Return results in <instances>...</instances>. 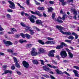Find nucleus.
Returning a JSON list of instances; mask_svg holds the SVG:
<instances>
[{"label":"nucleus","mask_w":79,"mask_h":79,"mask_svg":"<svg viewBox=\"0 0 79 79\" xmlns=\"http://www.w3.org/2000/svg\"><path fill=\"white\" fill-rule=\"evenodd\" d=\"M55 13H53L52 14V18L54 20V21H57L58 23H63V21L61 20V19H62L63 21H64L65 20V18H67V16L66 15H65L63 16V17L62 18H61L60 16H59L57 20H56L55 19Z\"/></svg>","instance_id":"nucleus-1"},{"label":"nucleus","mask_w":79,"mask_h":79,"mask_svg":"<svg viewBox=\"0 0 79 79\" xmlns=\"http://www.w3.org/2000/svg\"><path fill=\"white\" fill-rule=\"evenodd\" d=\"M56 27L59 30L60 32H61V33H62L63 34L68 35H71V33H70L69 31L65 32L62 31V30H64V28L62 27L61 26H59L58 25H57L56 26Z\"/></svg>","instance_id":"nucleus-2"},{"label":"nucleus","mask_w":79,"mask_h":79,"mask_svg":"<svg viewBox=\"0 0 79 79\" xmlns=\"http://www.w3.org/2000/svg\"><path fill=\"white\" fill-rule=\"evenodd\" d=\"M13 59H14V63H15V66L18 68H20L21 66H20V65L18 63V60L15 57H13Z\"/></svg>","instance_id":"nucleus-3"},{"label":"nucleus","mask_w":79,"mask_h":79,"mask_svg":"<svg viewBox=\"0 0 79 79\" xmlns=\"http://www.w3.org/2000/svg\"><path fill=\"white\" fill-rule=\"evenodd\" d=\"M63 46L67 47V44H66L62 42L61 43V44L60 45H58L56 47V49H61L63 48Z\"/></svg>","instance_id":"nucleus-4"},{"label":"nucleus","mask_w":79,"mask_h":79,"mask_svg":"<svg viewBox=\"0 0 79 79\" xmlns=\"http://www.w3.org/2000/svg\"><path fill=\"white\" fill-rule=\"evenodd\" d=\"M60 55L62 58H66L67 56V53H66V52L65 51H61Z\"/></svg>","instance_id":"nucleus-5"},{"label":"nucleus","mask_w":79,"mask_h":79,"mask_svg":"<svg viewBox=\"0 0 79 79\" xmlns=\"http://www.w3.org/2000/svg\"><path fill=\"white\" fill-rule=\"evenodd\" d=\"M20 35L23 38H25V37H26V38L27 39H30V37H31V38H32V37H31V36H30V35L28 34H25L24 35L23 33H21Z\"/></svg>","instance_id":"nucleus-6"},{"label":"nucleus","mask_w":79,"mask_h":79,"mask_svg":"<svg viewBox=\"0 0 79 79\" xmlns=\"http://www.w3.org/2000/svg\"><path fill=\"white\" fill-rule=\"evenodd\" d=\"M22 64L24 68L27 69L29 67V64L28 62H26V61H24L23 62Z\"/></svg>","instance_id":"nucleus-7"},{"label":"nucleus","mask_w":79,"mask_h":79,"mask_svg":"<svg viewBox=\"0 0 79 79\" xmlns=\"http://www.w3.org/2000/svg\"><path fill=\"white\" fill-rule=\"evenodd\" d=\"M32 18L35 19H36L37 18L36 16L32 15H31V17H29V19L30 20L31 22L32 23H35V21L34 20V19H33Z\"/></svg>","instance_id":"nucleus-8"},{"label":"nucleus","mask_w":79,"mask_h":79,"mask_svg":"<svg viewBox=\"0 0 79 79\" xmlns=\"http://www.w3.org/2000/svg\"><path fill=\"white\" fill-rule=\"evenodd\" d=\"M25 29L26 31H30V34L31 35H33L34 32V31L31 30V28L29 27H26L25 28Z\"/></svg>","instance_id":"nucleus-9"},{"label":"nucleus","mask_w":79,"mask_h":79,"mask_svg":"<svg viewBox=\"0 0 79 79\" xmlns=\"http://www.w3.org/2000/svg\"><path fill=\"white\" fill-rule=\"evenodd\" d=\"M55 50H52L50 51L48 54V56L49 57H54L55 56H54V54L53 53H55Z\"/></svg>","instance_id":"nucleus-10"},{"label":"nucleus","mask_w":79,"mask_h":79,"mask_svg":"<svg viewBox=\"0 0 79 79\" xmlns=\"http://www.w3.org/2000/svg\"><path fill=\"white\" fill-rule=\"evenodd\" d=\"M31 12L32 14H33V15H38V16H40V17L42 16V14H40V12L39 11H35V12H34L33 11H31Z\"/></svg>","instance_id":"nucleus-11"},{"label":"nucleus","mask_w":79,"mask_h":79,"mask_svg":"<svg viewBox=\"0 0 79 79\" xmlns=\"http://www.w3.org/2000/svg\"><path fill=\"white\" fill-rule=\"evenodd\" d=\"M35 50H32L31 51V55L32 56H35L38 55V53H37V52Z\"/></svg>","instance_id":"nucleus-12"},{"label":"nucleus","mask_w":79,"mask_h":79,"mask_svg":"<svg viewBox=\"0 0 79 79\" xmlns=\"http://www.w3.org/2000/svg\"><path fill=\"white\" fill-rule=\"evenodd\" d=\"M3 42L6 46H9V45H10V41H6L5 40H3Z\"/></svg>","instance_id":"nucleus-13"},{"label":"nucleus","mask_w":79,"mask_h":79,"mask_svg":"<svg viewBox=\"0 0 79 79\" xmlns=\"http://www.w3.org/2000/svg\"><path fill=\"white\" fill-rule=\"evenodd\" d=\"M10 8H12V9H14V8H15V5L13 2L10 1Z\"/></svg>","instance_id":"nucleus-14"},{"label":"nucleus","mask_w":79,"mask_h":79,"mask_svg":"<svg viewBox=\"0 0 79 79\" xmlns=\"http://www.w3.org/2000/svg\"><path fill=\"white\" fill-rule=\"evenodd\" d=\"M43 68L44 70L45 71H48L49 70H50V69L49 68H48V66L47 65H44L43 67Z\"/></svg>","instance_id":"nucleus-15"},{"label":"nucleus","mask_w":79,"mask_h":79,"mask_svg":"<svg viewBox=\"0 0 79 79\" xmlns=\"http://www.w3.org/2000/svg\"><path fill=\"white\" fill-rule=\"evenodd\" d=\"M36 23L37 24H41L42 26H44V25H43V24H42V23L41 20H37L36 21Z\"/></svg>","instance_id":"nucleus-16"},{"label":"nucleus","mask_w":79,"mask_h":79,"mask_svg":"<svg viewBox=\"0 0 79 79\" xmlns=\"http://www.w3.org/2000/svg\"><path fill=\"white\" fill-rule=\"evenodd\" d=\"M73 72L74 73L75 76L76 77H79V73H77V70H73Z\"/></svg>","instance_id":"nucleus-17"},{"label":"nucleus","mask_w":79,"mask_h":79,"mask_svg":"<svg viewBox=\"0 0 79 79\" xmlns=\"http://www.w3.org/2000/svg\"><path fill=\"white\" fill-rule=\"evenodd\" d=\"M39 51L40 52H37L38 55H40L41 53H44L45 52V51L44 50H39Z\"/></svg>","instance_id":"nucleus-18"},{"label":"nucleus","mask_w":79,"mask_h":79,"mask_svg":"<svg viewBox=\"0 0 79 79\" xmlns=\"http://www.w3.org/2000/svg\"><path fill=\"white\" fill-rule=\"evenodd\" d=\"M47 66H49V67H50V68H53V69H56V66L54 65L52 66L50 64H47Z\"/></svg>","instance_id":"nucleus-19"},{"label":"nucleus","mask_w":79,"mask_h":79,"mask_svg":"<svg viewBox=\"0 0 79 79\" xmlns=\"http://www.w3.org/2000/svg\"><path fill=\"white\" fill-rule=\"evenodd\" d=\"M56 71L58 74H63V72L59 70L58 69L56 70Z\"/></svg>","instance_id":"nucleus-20"},{"label":"nucleus","mask_w":79,"mask_h":79,"mask_svg":"<svg viewBox=\"0 0 79 79\" xmlns=\"http://www.w3.org/2000/svg\"><path fill=\"white\" fill-rule=\"evenodd\" d=\"M72 35H74L75 36V39H77V38H78V35H77L75 33L73 32L72 33Z\"/></svg>","instance_id":"nucleus-21"},{"label":"nucleus","mask_w":79,"mask_h":79,"mask_svg":"<svg viewBox=\"0 0 79 79\" xmlns=\"http://www.w3.org/2000/svg\"><path fill=\"white\" fill-rule=\"evenodd\" d=\"M10 30H11V32H10V34H14L15 32H16V30L15 29V28H11Z\"/></svg>","instance_id":"nucleus-22"},{"label":"nucleus","mask_w":79,"mask_h":79,"mask_svg":"<svg viewBox=\"0 0 79 79\" xmlns=\"http://www.w3.org/2000/svg\"><path fill=\"white\" fill-rule=\"evenodd\" d=\"M48 12L50 13V12H52V11L53 10V8L52 7H50V8H48Z\"/></svg>","instance_id":"nucleus-23"},{"label":"nucleus","mask_w":79,"mask_h":79,"mask_svg":"<svg viewBox=\"0 0 79 79\" xmlns=\"http://www.w3.org/2000/svg\"><path fill=\"white\" fill-rule=\"evenodd\" d=\"M10 52L11 53L12 55H14V56H16L18 55V53H13V52L11 50H10Z\"/></svg>","instance_id":"nucleus-24"},{"label":"nucleus","mask_w":79,"mask_h":79,"mask_svg":"<svg viewBox=\"0 0 79 79\" xmlns=\"http://www.w3.org/2000/svg\"><path fill=\"white\" fill-rule=\"evenodd\" d=\"M32 62L34 64H39V62L37 60H33Z\"/></svg>","instance_id":"nucleus-25"},{"label":"nucleus","mask_w":79,"mask_h":79,"mask_svg":"<svg viewBox=\"0 0 79 79\" xmlns=\"http://www.w3.org/2000/svg\"><path fill=\"white\" fill-rule=\"evenodd\" d=\"M72 11L73 12L74 15H77V12L76 10L73 9L72 10Z\"/></svg>","instance_id":"nucleus-26"},{"label":"nucleus","mask_w":79,"mask_h":79,"mask_svg":"<svg viewBox=\"0 0 79 79\" xmlns=\"http://www.w3.org/2000/svg\"><path fill=\"white\" fill-rule=\"evenodd\" d=\"M59 1L60 2H62V5L63 6H64V5H65L66 3L65 2H64V0H59Z\"/></svg>","instance_id":"nucleus-27"},{"label":"nucleus","mask_w":79,"mask_h":79,"mask_svg":"<svg viewBox=\"0 0 79 79\" xmlns=\"http://www.w3.org/2000/svg\"><path fill=\"white\" fill-rule=\"evenodd\" d=\"M68 54L69 56V57L72 58L73 57V54H72L70 52H68Z\"/></svg>","instance_id":"nucleus-28"},{"label":"nucleus","mask_w":79,"mask_h":79,"mask_svg":"<svg viewBox=\"0 0 79 79\" xmlns=\"http://www.w3.org/2000/svg\"><path fill=\"white\" fill-rule=\"evenodd\" d=\"M38 42L40 43V44H42V45H44V44H45V43L43 42L41 40H38Z\"/></svg>","instance_id":"nucleus-29"},{"label":"nucleus","mask_w":79,"mask_h":79,"mask_svg":"<svg viewBox=\"0 0 79 79\" xmlns=\"http://www.w3.org/2000/svg\"><path fill=\"white\" fill-rule=\"evenodd\" d=\"M19 42L20 43L22 44L24 42H27V41L26 40H20Z\"/></svg>","instance_id":"nucleus-30"},{"label":"nucleus","mask_w":79,"mask_h":79,"mask_svg":"<svg viewBox=\"0 0 79 79\" xmlns=\"http://www.w3.org/2000/svg\"><path fill=\"white\" fill-rule=\"evenodd\" d=\"M17 4L19 6V7H20V8H22V9H23V10H24L25 8H24V7L21 6L19 3H17Z\"/></svg>","instance_id":"nucleus-31"},{"label":"nucleus","mask_w":79,"mask_h":79,"mask_svg":"<svg viewBox=\"0 0 79 79\" xmlns=\"http://www.w3.org/2000/svg\"><path fill=\"white\" fill-rule=\"evenodd\" d=\"M68 38L70 40H73V39H74V38L73 36H70L68 37Z\"/></svg>","instance_id":"nucleus-32"},{"label":"nucleus","mask_w":79,"mask_h":79,"mask_svg":"<svg viewBox=\"0 0 79 79\" xmlns=\"http://www.w3.org/2000/svg\"><path fill=\"white\" fill-rule=\"evenodd\" d=\"M38 10H44V8L43 7H39L38 8Z\"/></svg>","instance_id":"nucleus-33"},{"label":"nucleus","mask_w":79,"mask_h":79,"mask_svg":"<svg viewBox=\"0 0 79 79\" xmlns=\"http://www.w3.org/2000/svg\"><path fill=\"white\" fill-rule=\"evenodd\" d=\"M72 41L70 40H65V42H68V43H69L70 44H71V41Z\"/></svg>","instance_id":"nucleus-34"},{"label":"nucleus","mask_w":79,"mask_h":79,"mask_svg":"<svg viewBox=\"0 0 79 79\" xmlns=\"http://www.w3.org/2000/svg\"><path fill=\"white\" fill-rule=\"evenodd\" d=\"M43 76L46 78H49V77H50V76H49L48 75L44 74L43 75Z\"/></svg>","instance_id":"nucleus-35"},{"label":"nucleus","mask_w":79,"mask_h":79,"mask_svg":"<svg viewBox=\"0 0 79 79\" xmlns=\"http://www.w3.org/2000/svg\"><path fill=\"white\" fill-rule=\"evenodd\" d=\"M32 46V44H29L27 45L26 47L27 48H30V47H31Z\"/></svg>","instance_id":"nucleus-36"},{"label":"nucleus","mask_w":79,"mask_h":79,"mask_svg":"<svg viewBox=\"0 0 79 79\" xmlns=\"http://www.w3.org/2000/svg\"><path fill=\"white\" fill-rule=\"evenodd\" d=\"M4 73L5 74H7L8 73H10V71L8 70H6L5 71Z\"/></svg>","instance_id":"nucleus-37"},{"label":"nucleus","mask_w":79,"mask_h":79,"mask_svg":"<svg viewBox=\"0 0 79 79\" xmlns=\"http://www.w3.org/2000/svg\"><path fill=\"white\" fill-rule=\"evenodd\" d=\"M73 68L75 69H77V70H79V67L77 66H74Z\"/></svg>","instance_id":"nucleus-38"},{"label":"nucleus","mask_w":79,"mask_h":79,"mask_svg":"<svg viewBox=\"0 0 79 79\" xmlns=\"http://www.w3.org/2000/svg\"><path fill=\"white\" fill-rule=\"evenodd\" d=\"M51 41H48L45 42L46 44H50Z\"/></svg>","instance_id":"nucleus-39"},{"label":"nucleus","mask_w":79,"mask_h":79,"mask_svg":"<svg viewBox=\"0 0 79 79\" xmlns=\"http://www.w3.org/2000/svg\"><path fill=\"white\" fill-rule=\"evenodd\" d=\"M11 69L12 70H14V69H15V66L14 65L12 66H11Z\"/></svg>","instance_id":"nucleus-40"},{"label":"nucleus","mask_w":79,"mask_h":79,"mask_svg":"<svg viewBox=\"0 0 79 79\" xmlns=\"http://www.w3.org/2000/svg\"><path fill=\"white\" fill-rule=\"evenodd\" d=\"M20 24L21 26H23V27H26V25H24L23 23H20Z\"/></svg>","instance_id":"nucleus-41"},{"label":"nucleus","mask_w":79,"mask_h":79,"mask_svg":"<svg viewBox=\"0 0 79 79\" xmlns=\"http://www.w3.org/2000/svg\"><path fill=\"white\" fill-rule=\"evenodd\" d=\"M49 3L50 4H51V5H53V4H55V2L52 1H49Z\"/></svg>","instance_id":"nucleus-42"},{"label":"nucleus","mask_w":79,"mask_h":79,"mask_svg":"<svg viewBox=\"0 0 79 79\" xmlns=\"http://www.w3.org/2000/svg\"><path fill=\"white\" fill-rule=\"evenodd\" d=\"M56 43H55V41H51V42H50V44H55Z\"/></svg>","instance_id":"nucleus-43"},{"label":"nucleus","mask_w":79,"mask_h":79,"mask_svg":"<svg viewBox=\"0 0 79 79\" xmlns=\"http://www.w3.org/2000/svg\"><path fill=\"white\" fill-rule=\"evenodd\" d=\"M16 73H17L18 74V75H21V72H20L18 71H16Z\"/></svg>","instance_id":"nucleus-44"},{"label":"nucleus","mask_w":79,"mask_h":79,"mask_svg":"<svg viewBox=\"0 0 79 79\" xmlns=\"http://www.w3.org/2000/svg\"><path fill=\"white\" fill-rule=\"evenodd\" d=\"M47 39L48 40H53V38L50 37H48Z\"/></svg>","instance_id":"nucleus-45"},{"label":"nucleus","mask_w":79,"mask_h":79,"mask_svg":"<svg viewBox=\"0 0 79 79\" xmlns=\"http://www.w3.org/2000/svg\"><path fill=\"white\" fill-rule=\"evenodd\" d=\"M34 1L35 2L36 5H40V3H39V2H38L36 1V0H34Z\"/></svg>","instance_id":"nucleus-46"},{"label":"nucleus","mask_w":79,"mask_h":79,"mask_svg":"<svg viewBox=\"0 0 79 79\" xmlns=\"http://www.w3.org/2000/svg\"><path fill=\"white\" fill-rule=\"evenodd\" d=\"M40 61L41 63V64H42L43 65H44V60H40Z\"/></svg>","instance_id":"nucleus-47"},{"label":"nucleus","mask_w":79,"mask_h":79,"mask_svg":"<svg viewBox=\"0 0 79 79\" xmlns=\"http://www.w3.org/2000/svg\"><path fill=\"white\" fill-rule=\"evenodd\" d=\"M6 16L7 18H10V15L9 14H7L6 15Z\"/></svg>","instance_id":"nucleus-48"},{"label":"nucleus","mask_w":79,"mask_h":79,"mask_svg":"<svg viewBox=\"0 0 79 79\" xmlns=\"http://www.w3.org/2000/svg\"><path fill=\"white\" fill-rule=\"evenodd\" d=\"M3 68H4V69H6V68H7V66L4 65L2 66Z\"/></svg>","instance_id":"nucleus-49"},{"label":"nucleus","mask_w":79,"mask_h":79,"mask_svg":"<svg viewBox=\"0 0 79 79\" xmlns=\"http://www.w3.org/2000/svg\"><path fill=\"white\" fill-rule=\"evenodd\" d=\"M64 73L68 76H70V75H69V74L67 72H65Z\"/></svg>","instance_id":"nucleus-50"},{"label":"nucleus","mask_w":79,"mask_h":79,"mask_svg":"<svg viewBox=\"0 0 79 79\" xmlns=\"http://www.w3.org/2000/svg\"><path fill=\"white\" fill-rule=\"evenodd\" d=\"M26 3L29 5V0H27Z\"/></svg>","instance_id":"nucleus-51"},{"label":"nucleus","mask_w":79,"mask_h":79,"mask_svg":"<svg viewBox=\"0 0 79 79\" xmlns=\"http://www.w3.org/2000/svg\"><path fill=\"white\" fill-rule=\"evenodd\" d=\"M43 15L44 17H47V15H46V14L45 13V12H43Z\"/></svg>","instance_id":"nucleus-52"},{"label":"nucleus","mask_w":79,"mask_h":79,"mask_svg":"<svg viewBox=\"0 0 79 79\" xmlns=\"http://www.w3.org/2000/svg\"><path fill=\"white\" fill-rule=\"evenodd\" d=\"M52 62L54 64H57V62L55 60H53Z\"/></svg>","instance_id":"nucleus-53"},{"label":"nucleus","mask_w":79,"mask_h":79,"mask_svg":"<svg viewBox=\"0 0 79 79\" xmlns=\"http://www.w3.org/2000/svg\"><path fill=\"white\" fill-rule=\"evenodd\" d=\"M3 30V29L1 26H0V31H2Z\"/></svg>","instance_id":"nucleus-54"},{"label":"nucleus","mask_w":79,"mask_h":79,"mask_svg":"<svg viewBox=\"0 0 79 79\" xmlns=\"http://www.w3.org/2000/svg\"><path fill=\"white\" fill-rule=\"evenodd\" d=\"M0 55H1L2 56H3V55H5V54H4L3 52H0Z\"/></svg>","instance_id":"nucleus-55"},{"label":"nucleus","mask_w":79,"mask_h":79,"mask_svg":"<svg viewBox=\"0 0 79 79\" xmlns=\"http://www.w3.org/2000/svg\"><path fill=\"white\" fill-rule=\"evenodd\" d=\"M63 63H68V61L65 60H64L63 61Z\"/></svg>","instance_id":"nucleus-56"},{"label":"nucleus","mask_w":79,"mask_h":79,"mask_svg":"<svg viewBox=\"0 0 79 79\" xmlns=\"http://www.w3.org/2000/svg\"><path fill=\"white\" fill-rule=\"evenodd\" d=\"M21 15H22V16H23V15H24V14H25L24 12H22L21 13Z\"/></svg>","instance_id":"nucleus-57"},{"label":"nucleus","mask_w":79,"mask_h":79,"mask_svg":"<svg viewBox=\"0 0 79 79\" xmlns=\"http://www.w3.org/2000/svg\"><path fill=\"white\" fill-rule=\"evenodd\" d=\"M56 58H57L58 60H60V58H59V56H58V55L56 56Z\"/></svg>","instance_id":"nucleus-58"},{"label":"nucleus","mask_w":79,"mask_h":79,"mask_svg":"<svg viewBox=\"0 0 79 79\" xmlns=\"http://www.w3.org/2000/svg\"><path fill=\"white\" fill-rule=\"evenodd\" d=\"M15 37H16L17 38H18V37H19L20 35H15Z\"/></svg>","instance_id":"nucleus-59"},{"label":"nucleus","mask_w":79,"mask_h":79,"mask_svg":"<svg viewBox=\"0 0 79 79\" xmlns=\"http://www.w3.org/2000/svg\"><path fill=\"white\" fill-rule=\"evenodd\" d=\"M73 18L74 19H76L77 18V17H76V15H74L73 16Z\"/></svg>","instance_id":"nucleus-60"},{"label":"nucleus","mask_w":79,"mask_h":79,"mask_svg":"<svg viewBox=\"0 0 79 79\" xmlns=\"http://www.w3.org/2000/svg\"><path fill=\"white\" fill-rule=\"evenodd\" d=\"M60 13H61V14H63V10H60Z\"/></svg>","instance_id":"nucleus-61"},{"label":"nucleus","mask_w":79,"mask_h":79,"mask_svg":"<svg viewBox=\"0 0 79 79\" xmlns=\"http://www.w3.org/2000/svg\"><path fill=\"white\" fill-rule=\"evenodd\" d=\"M24 15H25V16H29V15L27 13H25Z\"/></svg>","instance_id":"nucleus-62"},{"label":"nucleus","mask_w":79,"mask_h":79,"mask_svg":"<svg viewBox=\"0 0 79 79\" xmlns=\"http://www.w3.org/2000/svg\"><path fill=\"white\" fill-rule=\"evenodd\" d=\"M33 29H36L37 28L36 27H35V26H34L33 27Z\"/></svg>","instance_id":"nucleus-63"},{"label":"nucleus","mask_w":79,"mask_h":79,"mask_svg":"<svg viewBox=\"0 0 79 79\" xmlns=\"http://www.w3.org/2000/svg\"><path fill=\"white\" fill-rule=\"evenodd\" d=\"M7 11L8 12H9V13H10V9H8L7 10Z\"/></svg>","instance_id":"nucleus-64"}]
</instances>
